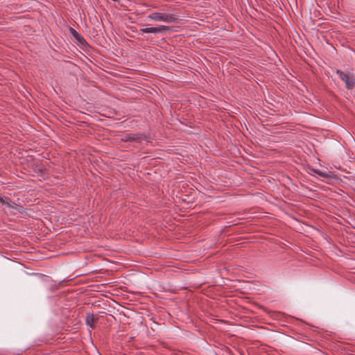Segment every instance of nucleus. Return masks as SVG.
<instances>
[{
  "instance_id": "39448f33",
  "label": "nucleus",
  "mask_w": 355,
  "mask_h": 355,
  "mask_svg": "<svg viewBox=\"0 0 355 355\" xmlns=\"http://www.w3.org/2000/svg\"><path fill=\"white\" fill-rule=\"evenodd\" d=\"M2 204L6 205L8 207L11 208L12 209L16 210L19 213H24V208L23 206L19 205L14 202H12L9 198L5 197Z\"/></svg>"
},
{
  "instance_id": "20e7f679",
  "label": "nucleus",
  "mask_w": 355,
  "mask_h": 355,
  "mask_svg": "<svg viewBox=\"0 0 355 355\" xmlns=\"http://www.w3.org/2000/svg\"><path fill=\"white\" fill-rule=\"evenodd\" d=\"M169 30V26L160 25L156 27L143 28L140 29V31L143 33H165Z\"/></svg>"
},
{
  "instance_id": "423d86ee",
  "label": "nucleus",
  "mask_w": 355,
  "mask_h": 355,
  "mask_svg": "<svg viewBox=\"0 0 355 355\" xmlns=\"http://www.w3.org/2000/svg\"><path fill=\"white\" fill-rule=\"evenodd\" d=\"M69 33L76 40L77 43L80 44H87L84 37L80 33H78L74 28L71 27L69 28Z\"/></svg>"
},
{
  "instance_id": "0eeeda50",
  "label": "nucleus",
  "mask_w": 355,
  "mask_h": 355,
  "mask_svg": "<svg viewBox=\"0 0 355 355\" xmlns=\"http://www.w3.org/2000/svg\"><path fill=\"white\" fill-rule=\"evenodd\" d=\"M312 171L320 175V177L324 178H331L333 177V173L329 170L321 171L320 169H312Z\"/></svg>"
},
{
  "instance_id": "7ed1b4c3",
  "label": "nucleus",
  "mask_w": 355,
  "mask_h": 355,
  "mask_svg": "<svg viewBox=\"0 0 355 355\" xmlns=\"http://www.w3.org/2000/svg\"><path fill=\"white\" fill-rule=\"evenodd\" d=\"M147 139L148 136L145 133L130 132L123 135L121 138V141L123 142L141 143Z\"/></svg>"
},
{
  "instance_id": "1a4fd4ad",
  "label": "nucleus",
  "mask_w": 355,
  "mask_h": 355,
  "mask_svg": "<svg viewBox=\"0 0 355 355\" xmlns=\"http://www.w3.org/2000/svg\"><path fill=\"white\" fill-rule=\"evenodd\" d=\"M6 196H2L0 195V202L2 203Z\"/></svg>"
},
{
  "instance_id": "f257e3e1",
  "label": "nucleus",
  "mask_w": 355,
  "mask_h": 355,
  "mask_svg": "<svg viewBox=\"0 0 355 355\" xmlns=\"http://www.w3.org/2000/svg\"><path fill=\"white\" fill-rule=\"evenodd\" d=\"M149 19L155 21H164L166 23L177 22L179 19L178 17L175 14L164 13L155 12L148 17Z\"/></svg>"
},
{
  "instance_id": "6e6552de",
  "label": "nucleus",
  "mask_w": 355,
  "mask_h": 355,
  "mask_svg": "<svg viewBox=\"0 0 355 355\" xmlns=\"http://www.w3.org/2000/svg\"><path fill=\"white\" fill-rule=\"evenodd\" d=\"M98 319L95 318L94 315L93 313H87L86 315V324L89 325L90 327H93V324Z\"/></svg>"
},
{
  "instance_id": "f03ea898",
  "label": "nucleus",
  "mask_w": 355,
  "mask_h": 355,
  "mask_svg": "<svg viewBox=\"0 0 355 355\" xmlns=\"http://www.w3.org/2000/svg\"><path fill=\"white\" fill-rule=\"evenodd\" d=\"M336 73L340 79L345 83L347 89L351 90L355 87V76L352 72L336 69Z\"/></svg>"
}]
</instances>
